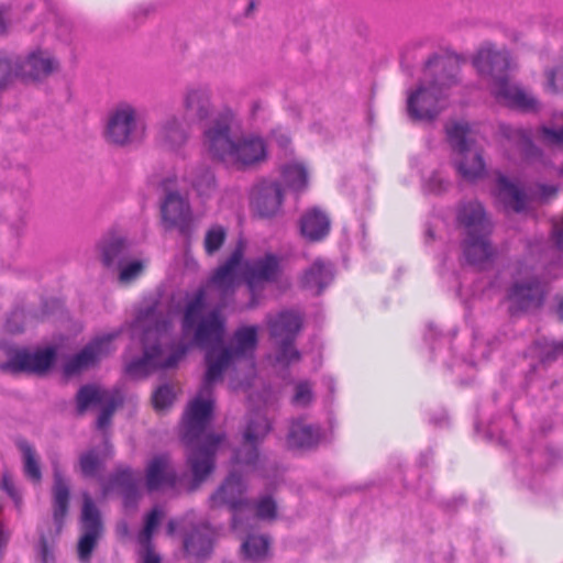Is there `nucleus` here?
I'll use <instances>...</instances> for the list:
<instances>
[{
  "mask_svg": "<svg viewBox=\"0 0 563 563\" xmlns=\"http://www.w3.org/2000/svg\"><path fill=\"white\" fill-rule=\"evenodd\" d=\"M206 371L196 397L184 415L183 441L188 448L187 464L196 489L214 470L216 452L224 440L222 434H205L211 419L214 386L229 378L232 390L244 389L255 377L253 354H205Z\"/></svg>",
  "mask_w": 563,
  "mask_h": 563,
  "instance_id": "nucleus-1",
  "label": "nucleus"
},
{
  "mask_svg": "<svg viewBox=\"0 0 563 563\" xmlns=\"http://www.w3.org/2000/svg\"><path fill=\"white\" fill-rule=\"evenodd\" d=\"M233 112L225 110L213 118L203 130V144L217 161L245 170L267 157V145L255 134L231 137Z\"/></svg>",
  "mask_w": 563,
  "mask_h": 563,
  "instance_id": "nucleus-2",
  "label": "nucleus"
},
{
  "mask_svg": "<svg viewBox=\"0 0 563 563\" xmlns=\"http://www.w3.org/2000/svg\"><path fill=\"white\" fill-rule=\"evenodd\" d=\"M459 60L456 56L434 54L424 63V75L430 77L421 81L408 93L406 110L410 120L432 122L443 110L441 101L446 91L459 84Z\"/></svg>",
  "mask_w": 563,
  "mask_h": 563,
  "instance_id": "nucleus-3",
  "label": "nucleus"
},
{
  "mask_svg": "<svg viewBox=\"0 0 563 563\" xmlns=\"http://www.w3.org/2000/svg\"><path fill=\"white\" fill-rule=\"evenodd\" d=\"M474 66L482 75L492 77V95L509 109L521 112H537L539 102L527 95L518 85L510 82L508 70L510 66L507 52H498L492 47L478 51L473 59Z\"/></svg>",
  "mask_w": 563,
  "mask_h": 563,
  "instance_id": "nucleus-4",
  "label": "nucleus"
},
{
  "mask_svg": "<svg viewBox=\"0 0 563 563\" xmlns=\"http://www.w3.org/2000/svg\"><path fill=\"white\" fill-rule=\"evenodd\" d=\"M207 294L203 288L195 291L185 305L181 318L184 333L192 335V342L206 352H219L224 344L225 318L219 308L203 313Z\"/></svg>",
  "mask_w": 563,
  "mask_h": 563,
  "instance_id": "nucleus-5",
  "label": "nucleus"
},
{
  "mask_svg": "<svg viewBox=\"0 0 563 563\" xmlns=\"http://www.w3.org/2000/svg\"><path fill=\"white\" fill-rule=\"evenodd\" d=\"M59 354H13V357L0 368L3 372L18 374L29 373L43 375L56 362ZM64 356L62 372L66 378L80 375L96 367L100 362V354H60Z\"/></svg>",
  "mask_w": 563,
  "mask_h": 563,
  "instance_id": "nucleus-6",
  "label": "nucleus"
},
{
  "mask_svg": "<svg viewBox=\"0 0 563 563\" xmlns=\"http://www.w3.org/2000/svg\"><path fill=\"white\" fill-rule=\"evenodd\" d=\"M130 328L132 335L141 342V352H164L162 339L168 333L170 321L157 302L137 309Z\"/></svg>",
  "mask_w": 563,
  "mask_h": 563,
  "instance_id": "nucleus-7",
  "label": "nucleus"
},
{
  "mask_svg": "<svg viewBox=\"0 0 563 563\" xmlns=\"http://www.w3.org/2000/svg\"><path fill=\"white\" fill-rule=\"evenodd\" d=\"M123 332L122 328L110 332L96 334L85 346L81 349L74 347L75 338L54 334L48 342L37 346L33 351L27 347L15 346L8 341H0L1 352H110L112 343Z\"/></svg>",
  "mask_w": 563,
  "mask_h": 563,
  "instance_id": "nucleus-8",
  "label": "nucleus"
},
{
  "mask_svg": "<svg viewBox=\"0 0 563 563\" xmlns=\"http://www.w3.org/2000/svg\"><path fill=\"white\" fill-rule=\"evenodd\" d=\"M468 132L467 124L454 123L446 128V139L453 152L461 156L454 162L459 175L466 180H476L485 175V162L479 152L471 151Z\"/></svg>",
  "mask_w": 563,
  "mask_h": 563,
  "instance_id": "nucleus-9",
  "label": "nucleus"
},
{
  "mask_svg": "<svg viewBox=\"0 0 563 563\" xmlns=\"http://www.w3.org/2000/svg\"><path fill=\"white\" fill-rule=\"evenodd\" d=\"M272 424L266 415L253 412L243 434L241 446L234 452V463L256 470L261 462L258 444L269 433Z\"/></svg>",
  "mask_w": 563,
  "mask_h": 563,
  "instance_id": "nucleus-10",
  "label": "nucleus"
},
{
  "mask_svg": "<svg viewBox=\"0 0 563 563\" xmlns=\"http://www.w3.org/2000/svg\"><path fill=\"white\" fill-rule=\"evenodd\" d=\"M545 291L539 277L514 282L506 291L508 313L518 317L543 306Z\"/></svg>",
  "mask_w": 563,
  "mask_h": 563,
  "instance_id": "nucleus-11",
  "label": "nucleus"
},
{
  "mask_svg": "<svg viewBox=\"0 0 563 563\" xmlns=\"http://www.w3.org/2000/svg\"><path fill=\"white\" fill-rule=\"evenodd\" d=\"M137 124L135 108L130 103L121 102L109 113L104 139L110 144L126 146L135 140Z\"/></svg>",
  "mask_w": 563,
  "mask_h": 563,
  "instance_id": "nucleus-12",
  "label": "nucleus"
},
{
  "mask_svg": "<svg viewBox=\"0 0 563 563\" xmlns=\"http://www.w3.org/2000/svg\"><path fill=\"white\" fill-rule=\"evenodd\" d=\"M246 487L241 475L232 472L219 489L210 497L213 507L228 505L232 511V527L239 530L242 527V512L249 508V501L243 498Z\"/></svg>",
  "mask_w": 563,
  "mask_h": 563,
  "instance_id": "nucleus-13",
  "label": "nucleus"
},
{
  "mask_svg": "<svg viewBox=\"0 0 563 563\" xmlns=\"http://www.w3.org/2000/svg\"><path fill=\"white\" fill-rule=\"evenodd\" d=\"M81 530L77 547L78 559L88 563L102 533L100 512L88 494L82 495Z\"/></svg>",
  "mask_w": 563,
  "mask_h": 563,
  "instance_id": "nucleus-14",
  "label": "nucleus"
},
{
  "mask_svg": "<svg viewBox=\"0 0 563 563\" xmlns=\"http://www.w3.org/2000/svg\"><path fill=\"white\" fill-rule=\"evenodd\" d=\"M303 325V314L299 310H284L269 322V335L279 345L278 352H299L295 340Z\"/></svg>",
  "mask_w": 563,
  "mask_h": 563,
  "instance_id": "nucleus-15",
  "label": "nucleus"
},
{
  "mask_svg": "<svg viewBox=\"0 0 563 563\" xmlns=\"http://www.w3.org/2000/svg\"><path fill=\"white\" fill-rule=\"evenodd\" d=\"M163 225L166 230L177 229L187 238L191 234V210L189 202L178 191H168L161 205Z\"/></svg>",
  "mask_w": 563,
  "mask_h": 563,
  "instance_id": "nucleus-16",
  "label": "nucleus"
},
{
  "mask_svg": "<svg viewBox=\"0 0 563 563\" xmlns=\"http://www.w3.org/2000/svg\"><path fill=\"white\" fill-rule=\"evenodd\" d=\"M495 196L507 211L522 214L531 209L529 192L518 181L503 173L496 174Z\"/></svg>",
  "mask_w": 563,
  "mask_h": 563,
  "instance_id": "nucleus-17",
  "label": "nucleus"
},
{
  "mask_svg": "<svg viewBox=\"0 0 563 563\" xmlns=\"http://www.w3.org/2000/svg\"><path fill=\"white\" fill-rule=\"evenodd\" d=\"M500 135L509 143L511 148H505L509 161L516 162L518 158L523 162L532 161L541 156V151L533 143L531 134L521 128H515L509 124L499 126Z\"/></svg>",
  "mask_w": 563,
  "mask_h": 563,
  "instance_id": "nucleus-18",
  "label": "nucleus"
},
{
  "mask_svg": "<svg viewBox=\"0 0 563 563\" xmlns=\"http://www.w3.org/2000/svg\"><path fill=\"white\" fill-rule=\"evenodd\" d=\"M252 205L261 218L275 217L284 202V190L276 180H261L252 191Z\"/></svg>",
  "mask_w": 563,
  "mask_h": 563,
  "instance_id": "nucleus-19",
  "label": "nucleus"
},
{
  "mask_svg": "<svg viewBox=\"0 0 563 563\" xmlns=\"http://www.w3.org/2000/svg\"><path fill=\"white\" fill-rule=\"evenodd\" d=\"M186 354H142L125 365V375L132 379H142L151 374L177 366Z\"/></svg>",
  "mask_w": 563,
  "mask_h": 563,
  "instance_id": "nucleus-20",
  "label": "nucleus"
},
{
  "mask_svg": "<svg viewBox=\"0 0 563 563\" xmlns=\"http://www.w3.org/2000/svg\"><path fill=\"white\" fill-rule=\"evenodd\" d=\"M97 247L107 268L122 266L132 255L129 240L114 231L107 232L99 240Z\"/></svg>",
  "mask_w": 563,
  "mask_h": 563,
  "instance_id": "nucleus-21",
  "label": "nucleus"
},
{
  "mask_svg": "<svg viewBox=\"0 0 563 563\" xmlns=\"http://www.w3.org/2000/svg\"><path fill=\"white\" fill-rule=\"evenodd\" d=\"M280 258L274 253H266L255 258L245 272V280L254 289L264 284L277 283L282 275Z\"/></svg>",
  "mask_w": 563,
  "mask_h": 563,
  "instance_id": "nucleus-22",
  "label": "nucleus"
},
{
  "mask_svg": "<svg viewBox=\"0 0 563 563\" xmlns=\"http://www.w3.org/2000/svg\"><path fill=\"white\" fill-rule=\"evenodd\" d=\"M190 137L189 126L185 118L175 114L166 117L158 125L156 140L172 152L180 151Z\"/></svg>",
  "mask_w": 563,
  "mask_h": 563,
  "instance_id": "nucleus-23",
  "label": "nucleus"
},
{
  "mask_svg": "<svg viewBox=\"0 0 563 563\" xmlns=\"http://www.w3.org/2000/svg\"><path fill=\"white\" fill-rule=\"evenodd\" d=\"M301 236L310 243H319L328 238L331 231V220L320 207H311L302 212L299 219Z\"/></svg>",
  "mask_w": 563,
  "mask_h": 563,
  "instance_id": "nucleus-24",
  "label": "nucleus"
},
{
  "mask_svg": "<svg viewBox=\"0 0 563 563\" xmlns=\"http://www.w3.org/2000/svg\"><path fill=\"white\" fill-rule=\"evenodd\" d=\"M183 106L186 115L192 122H207L213 112L210 89L207 86L188 87L184 95Z\"/></svg>",
  "mask_w": 563,
  "mask_h": 563,
  "instance_id": "nucleus-25",
  "label": "nucleus"
},
{
  "mask_svg": "<svg viewBox=\"0 0 563 563\" xmlns=\"http://www.w3.org/2000/svg\"><path fill=\"white\" fill-rule=\"evenodd\" d=\"M456 221L464 229V235L486 233L493 230L484 206L476 200L465 202L459 207Z\"/></svg>",
  "mask_w": 563,
  "mask_h": 563,
  "instance_id": "nucleus-26",
  "label": "nucleus"
},
{
  "mask_svg": "<svg viewBox=\"0 0 563 563\" xmlns=\"http://www.w3.org/2000/svg\"><path fill=\"white\" fill-rule=\"evenodd\" d=\"M177 483V474L170 464L167 454L153 456L145 468V486L148 492H155L162 487H173Z\"/></svg>",
  "mask_w": 563,
  "mask_h": 563,
  "instance_id": "nucleus-27",
  "label": "nucleus"
},
{
  "mask_svg": "<svg viewBox=\"0 0 563 563\" xmlns=\"http://www.w3.org/2000/svg\"><path fill=\"white\" fill-rule=\"evenodd\" d=\"M243 254L244 245L243 242L240 241L227 261L213 273L211 283L221 292L233 294Z\"/></svg>",
  "mask_w": 563,
  "mask_h": 563,
  "instance_id": "nucleus-28",
  "label": "nucleus"
},
{
  "mask_svg": "<svg viewBox=\"0 0 563 563\" xmlns=\"http://www.w3.org/2000/svg\"><path fill=\"white\" fill-rule=\"evenodd\" d=\"M492 232L464 235L461 246L463 255L470 265H482L493 261L495 250L490 242Z\"/></svg>",
  "mask_w": 563,
  "mask_h": 563,
  "instance_id": "nucleus-29",
  "label": "nucleus"
},
{
  "mask_svg": "<svg viewBox=\"0 0 563 563\" xmlns=\"http://www.w3.org/2000/svg\"><path fill=\"white\" fill-rule=\"evenodd\" d=\"M214 531L207 523L194 526L184 537V551L188 556L206 558L213 547Z\"/></svg>",
  "mask_w": 563,
  "mask_h": 563,
  "instance_id": "nucleus-30",
  "label": "nucleus"
},
{
  "mask_svg": "<svg viewBox=\"0 0 563 563\" xmlns=\"http://www.w3.org/2000/svg\"><path fill=\"white\" fill-rule=\"evenodd\" d=\"M18 77L38 80L49 76L58 66L52 57L43 56L41 51L32 52L25 59L15 57Z\"/></svg>",
  "mask_w": 563,
  "mask_h": 563,
  "instance_id": "nucleus-31",
  "label": "nucleus"
},
{
  "mask_svg": "<svg viewBox=\"0 0 563 563\" xmlns=\"http://www.w3.org/2000/svg\"><path fill=\"white\" fill-rule=\"evenodd\" d=\"M334 278L333 267L330 263L317 258L305 272L300 278L302 288L311 290L314 295H321L322 291L332 283Z\"/></svg>",
  "mask_w": 563,
  "mask_h": 563,
  "instance_id": "nucleus-32",
  "label": "nucleus"
},
{
  "mask_svg": "<svg viewBox=\"0 0 563 563\" xmlns=\"http://www.w3.org/2000/svg\"><path fill=\"white\" fill-rule=\"evenodd\" d=\"M139 475L129 466H119L110 477L107 489L117 488L124 498L125 506L135 504L139 498Z\"/></svg>",
  "mask_w": 563,
  "mask_h": 563,
  "instance_id": "nucleus-33",
  "label": "nucleus"
},
{
  "mask_svg": "<svg viewBox=\"0 0 563 563\" xmlns=\"http://www.w3.org/2000/svg\"><path fill=\"white\" fill-rule=\"evenodd\" d=\"M53 518L60 529L69 507V485L57 466H54Z\"/></svg>",
  "mask_w": 563,
  "mask_h": 563,
  "instance_id": "nucleus-34",
  "label": "nucleus"
},
{
  "mask_svg": "<svg viewBox=\"0 0 563 563\" xmlns=\"http://www.w3.org/2000/svg\"><path fill=\"white\" fill-rule=\"evenodd\" d=\"M185 180L200 197H209L217 188L213 170L206 164H198L186 172Z\"/></svg>",
  "mask_w": 563,
  "mask_h": 563,
  "instance_id": "nucleus-35",
  "label": "nucleus"
},
{
  "mask_svg": "<svg viewBox=\"0 0 563 563\" xmlns=\"http://www.w3.org/2000/svg\"><path fill=\"white\" fill-rule=\"evenodd\" d=\"M319 437L318 427L307 424L302 420H296L290 426L287 444L289 448L307 449L316 445Z\"/></svg>",
  "mask_w": 563,
  "mask_h": 563,
  "instance_id": "nucleus-36",
  "label": "nucleus"
},
{
  "mask_svg": "<svg viewBox=\"0 0 563 563\" xmlns=\"http://www.w3.org/2000/svg\"><path fill=\"white\" fill-rule=\"evenodd\" d=\"M258 343L256 325L239 327L231 339V346H224L219 352H254Z\"/></svg>",
  "mask_w": 563,
  "mask_h": 563,
  "instance_id": "nucleus-37",
  "label": "nucleus"
},
{
  "mask_svg": "<svg viewBox=\"0 0 563 563\" xmlns=\"http://www.w3.org/2000/svg\"><path fill=\"white\" fill-rule=\"evenodd\" d=\"M114 395L115 393L99 386L85 385L76 395L77 411L79 415H82L90 406L103 405Z\"/></svg>",
  "mask_w": 563,
  "mask_h": 563,
  "instance_id": "nucleus-38",
  "label": "nucleus"
},
{
  "mask_svg": "<svg viewBox=\"0 0 563 563\" xmlns=\"http://www.w3.org/2000/svg\"><path fill=\"white\" fill-rule=\"evenodd\" d=\"M16 445L22 453L24 475L38 484L42 481V472L35 449L25 440H19Z\"/></svg>",
  "mask_w": 563,
  "mask_h": 563,
  "instance_id": "nucleus-39",
  "label": "nucleus"
},
{
  "mask_svg": "<svg viewBox=\"0 0 563 563\" xmlns=\"http://www.w3.org/2000/svg\"><path fill=\"white\" fill-rule=\"evenodd\" d=\"M282 178L285 185L295 192H301L308 187V172L302 164H286L282 169Z\"/></svg>",
  "mask_w": 563,
  "mask_h": 563,
  "instance_id": "nucleus-40",
  "label": "nucleus"
},
{
  "mask_svg": "<svg viewBox=\"0 0 563 563\" xmlns=\"http://www.w3.org/2000/svg\"><path fill=\"white\" fill-rule=\"evenodd\" d=\"M269 549V540L265 536H249L242 544L245 558L252 562L263 561Z\"/></svg>",
  "mask_w": 563,
  "mask_h": 563,
  "instance_id": "nucleus-41",
  "label": "nucleus"
},
{
  "mask_svg": "<svg viewBox=\"0 0 563 563\" xmlns=\"http://www.w3.org/2000/svg\"><path fill=\"white\" fill-rule=\"evenodd\" d=\"M228 236L227 229L221 224H212L206 232L203 249L207 255H213L223 246Z\"/></svg>",
  "mask_w": 563,
  "mask_h": 563,
  "instance_id": "nucleus-42",
  "label": "nucleus"
},
{
  "mask_svg": "<svg viewBox=\"0 0 563 563\" xmlns=\"http://www.w3.org/2000/svg\"><path fill=\"white\" fill-rule=\"evenodd\" d=\"M163 515H164L163 511L158 507L153 508L147 514V516L145 517L143 531L139 536V542L142 545L151 544L152 536H153L155 529L158 527Z\"/></svg>",
  "mask_w": 563,
  "mask_h": 563,
  "instance_id": "nucleus-43",
  "label": "nucleus"
},
{
  "mask_svg": "<svg viewBox=\"0 0 563 563\" xmlns=\"http://www.w3.org/2000/svg\"><path fill=\"white\" fill-rule=\"evenodd\" d=\"M18 77L15 57L0 53V90L5 89Z\"/></svg>",
  "mask_w": 563,
  "mask_h": 563,
  "instance_id": "nucleus-44",
  "label": "nucleus"
},
{
  "mask_svg": "<svg viewBox=\"0 0 563 563\" xmlns=\"http://www.w3.org/2000/svg\"><path fill=\"white\" fill-rule=\"evenodd\" d=\"M102 466V460L95 450H89L80 455L79 467L85 477H95Z\"/></svg>",
  "mask_w": 563,
  "mask_h": 563,
  "instance_id": "nucleus-45",
  "label": "nucleus"
},
{
  "mask_svg": "<svg viewBox=\"0 0 563 563\" xmlns=\"http://www.w3.org/2000/svg\"><path fill=\"white\" fill-rule=\"evenodd\" d=\"M27 312L20 307L14 308L7 317L4 330L10 334H20L24 331Z\"/></svg>",
  "mask_w": 563,
  "mask_h": 563,
  "instance_id": "nucleus-46",
  "label": "nucleus"
},
{
  "mask_svg": "<svg viewBox=\"0 0 563 563\" xmlns=\"http://www.w3.org/2000/svg\"><path fill=\"white\" fill-rule=\"evenodd\" d=\"M121 402L122 397L120 393L115 391V395L102 405L103 407L97 419L98 429L103 430L110 426L112 416Z\"/></svg>",
  "mask_w": 563,
  "mask_h": 563,
  "instance_id": "nucleus-47",
  "label": "nucleus"
},
{
  "mask_svg": "<svg viewBox=\"0 0 563 563\" xmlns=\"http://www.w3.org/2000/svg\"><path fill=\"white\" fill-rule=\"evenodd\" d=\"M313 400L312 385L305 380L295 385L291 402L297 407H307Z\"/></svg>",
  "mask_w": 563,
  "mask_h": 563,
  "instance_id": "nucleus-48",
  "label": "nucleus"
},
{
  "mask_svg": "<svg viewBox=\"0 0 563 563\" xmlns=\"http://www.w3.org/2000/svg\"><path fill=\"white\" fill-rule=\"evenodd\" d=\"M174 398V391L169 386H161L152 396L153 406L157 411L164 410L173 404Z\"/></svg>",
  "mask_w": 563,
  "mask_h": 563,
  "instance_id": "nucleus-49",
  "label": "nucleus"
},
{
  "mask_svg": "<svg viewBox=\"0 0 563 563\" xmlns=\"http://www.w3.org/2000/svg\"><path fill=\"white\" fill-rule=\"evenodd\" d=\"M119 272V280L121 283L128 284L135 280L143 272V264L140 261L125 262L122 266L118 267Z\"/></svg>",
  "mask_w": 563,
  "mask_h": 563,
  "instance_id": "nucleus-50",
  "label": "nucleus"
},
{
  "mask_svg": "<svg viewBox=\"0 0 563 563\" xmlns=\"http://www.w3.org/2000/svg\"><path fill=\"white\" fill-rule=\"evenodd\" d=\"M277 506L275 500L265 496L258 499L255 506V514L258 519L273 520L276 518Z\"/></svg>",
  "mask_w": 563,
  "mask_h": 563,
  "instance_id": "nucleus-51",
  "label": "nucleus"
},
{
  "mask_svg": "<svg viewBox=\"0 0 563 563\" xmlns=\"http://www.w3.org/2000/svg\"><path fill=\"white\" fill-rule=\"evenodd\" d=\"M558 191L559 187L556 185L537 184L529 192L530 202L534 200L541 203L548 202L556 196Z\"/></svg>",
  "mask_w": 563,
  "mask_h": 563,
  "instance_id": "nucleus-52",
  "label": "nucleus"
},
{
  "mask_svg": "<svg viewBox=\"0 0 563 563\" xmlns=\"http://www.w3.org/2000/svg\"><path fill=\"white\" fill-rule=\"evenodd\" d=\"M450 183L439 172H433L426 181L424 188L430 194L440 195L446 191Z\"/></svg>",
  "mask_w": 563,
  "mask_h": 563,
  "instance_id": "nucleus-53",
  "label": "nucleus"
},
{
  "mask_svg": "<svg viewBox=\"0 0 563 563\" xmlns=\"http://www.w3.org/2000/svg\"><path fill=\"white\" fill-rule=\"evenodd\" d=\"M547 89L552 92H563V66L547 71Z\"/></svg>",
  "mask_w": 563,
  "mask_h": 563,
  "instance_id": "nucleus-54",
  "label": "nucleus"
},
{
  "mask_svg": "<svg viewBox=\"0 0 563 563\" xmlns=\"http://www.w3.org/2000/svg\"><path fill=\"white\" fill-rule=\"evenodd\" d=\"M540 132L543 142L548 145H563V125L559 129L543 125Z\"/></svg>",
  "mask_w": 563,
  "mask_h": 563,
  "instance_id": "nucleus-55",
  "label": "nucleus"
},
{
  "mask_svg": "<svg viewBox=\"0 0 563 563\" xmlns=\"http://www.w3.org/2000/svg\"><path fill=\"white\" fill-rule=\"evenodd\" d=\"M0 488L4 490L14 501H20V494L15 487L12 476L9 473H3Z\"/></svg>",
  "mask_w": 563,
  "mask_h": 563,
  "instance_id": "nucleus-56",
  "label": "nucleus"
},
{
  "mask_svg": "<svg viewBox=\"0 0 563 563\" xmlns=\"http://www.w3.org/2000/svg\"><path fill=\"white\" fill-rule=\"evenodd\" d=\"M54 549L53 545L49 544L45 536H41L40 544H38V553L41 556L42 563H53L54 562Z\"/></svg>",
  "mask_w": 563,
  "mask_h": 563,
  "instance_id": "nucleus-57",
  "label": "nucleus"
},
{
  "mask_svg": "<svg viewBox=\"0 0 563 563\" xmlns=\"http://www.w3.org/2000/svg\"><path fill=\"white\" fill-rule=\"evenodd\" d=\"M538 352H563V340L561 342L538 339L534 342Z\"/></svg>",
  "mask_w": 563,
  "mask_h": 563,
  "instance_id": "nucleus-58",
  "label": "nucleus"
},
{
  "mask_svg": "<svg viewBox=\"0 0 563 563\" xmlns=\"http://www.w3.org/2000/svg\"><path fill=\"white\" fill-rule=\"evenodd\" d=\"M63 302L57 298H48L42 301V316L54 314L63 309Z\"/></svg>",
  "mask_w": 563,
  "mask_h": 563,
  "instance_id": "nucleus-59",
  "label": "nucleus"
},
{
  "mask_svg": "<svg viewBox=\"0 0 563 563\" xmlns=\"http://www.w3.org/2000/svg\"><path fill=\"white\" fill-rule=\"evenodd\" d=\"M424 341L427 342H432V341H435L437 339H440V340H448V336L444 335L435 324L433 323H428L427 325V330L424 332Z\"/></svg>",
  "mask_w": 563,
  "mask_h": 563,
  "instance_id": "nucleus-60",
  "label": "nucleus"
},
{
  "mask_svg": "<svg viewBox=\"0 0 563 563\" xmlns=\"http://www.w3.org/2000/svg\"><path fill=\"white\" fill-rule=\"evenodd\" d=\"M142 563H162L161 556L153 550L152 544L143 545Z\"/></svg>",
  "mask_w": 563,
  "mask_h": 563,
  "instance_id": "nucleus-61",
  "label": "nucleus"
},
{
  "mask_svg": "<svg viewBox=\"0 0 563 563\" xmlns=\"http://www.w3.org/2000/svg\"><path fill=\"white\" fill-rule=\"evenodd\" d=\"M553 239L556 249L563 251V228L554 231Z\"/></svg>",
  "mask_w": 563,
  "mask_h": 563,
  "instance_id": "nucleus-62",
  "label": "nucleus"
},
{
  "mask_svg": "<svg viewBox=\"0 0 563 563\" xmlns=\"http://www.w3.org/2000/svg\"><path fill=\"white\" fill-rule=\"evenodd\" d=\"M154 10V8L152 5H146V7H140L136 9V11L134 12L135 15H143V16H146L150 12H152Z\"/></svg>",
  "mask_w": 563,
  "mask_h": 563,
  "instance_id": "nucleus-63",
  "label": "nucleus"
},
{
  "mask_svg": "<svg viewBox=\"0 0 563 563\" xmlns=\"http://www.w3.org/2000/svg\"><path fill=\"white\" fill-rule=\"evenodd\" d=\"M556 313L560 320L563 321V297L558 302Z\"/></svg>",
  "mask_w": 563,
  "mask_h": 563,
  "instance_id": "nucleus-64",
  "label": "nucleus"
}]
</instances>
